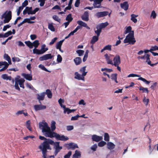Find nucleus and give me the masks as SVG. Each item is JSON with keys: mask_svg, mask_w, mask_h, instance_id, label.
I'll list each match as a JSON object with an SVG mask.
<instances>
[{"mask_svg": "<svg viewBox=\"0 0 158 158\" xmlns=\"http://www.w3.org/2000/svg\"><path fill=\"white\" fill-rule=\"evenodd\" d=\"M139 90H142L143 93L146 92L147 93H148L149 92V91L147 88H144L142 86L139 87Z\"/></svg>", "mask_w": 158, "mask_h": 158, "instance_id": "a18cd8bd", "label": "nucleus"}, {"mask_svg": "<svg viewBox=\"0 0 158 158\" xmlns=\"http://www.w3.org/2000/svg\"><path fill=\"white\" fill-rule=\"evenodd\" d=\"M73 126L69 125L66 127L67 130L68 131H71L73 129Z\"/></svg>", "mask_w": 158, "mask_h": 158, "instance_id": "338daca9", "label": "nucleus"}, {"mask_svg": "<svg viewBox=\"0 0 158 158\" xmlns=\"http://www.w3.org/2000/svg\"><path fill=\"white\" fill-rule=\"evenodd\" d=\"M107 145L108 149L110 150L113 149L115 147V145L111 142H108Z\"/></svg>", "mask_w": 158, "mask_h": 158, "instance_id": "5701e85b", "label": "nucleus"}, {"mask_svg": "<svg viewBox=\"0 0 158 158\" xmlns=\"http://www.w3.org/2000/svg\"><path fill=\"white\" fill-rule=\"evenodd\" d=\"M50 144L54 146L53 148L55 149L54 154L56 156L58 153L62 149V147L60 146V142H54L51 139H48L47 141H44L39 146V148L41 150L44 158H46L47 150H51V148Z\"/></svg>", "mask_w": 158, "mask_h": 158, "instance_id": "f257e3e1", "label": "nucleus"}, {"mask_svg": "<svg viewBox=\"0 0 158 158\" xmlns=\"http://www.w3.org/2000/svg\"><path fill=\"white\" fill-rule=\"evenodd\" d=\"M72 154V152L69 151L68 153L64 156V158H69Z\"/></svg>", "mask_w": 158, "mask_h": 158, "instance_id": "e2e57ef3", "label": "nucleus"}, {"mask_svg": "<svg viewBox=\"0 0 158 158\" xmlns=\"http://www.w3.org/2000/svg\"><path fill=\"white\" fill-rule=\"evenodd\" d=\"M104 139L106 141L108 142L110 140V137L108 134L107 133H104Z\"/></svg>", "mask_w": 158, "mask_h": 158, "instance_id": "37998d69", "label": "nucleus"}, {"mask_svg": "<svg viewBox=\"0 0 158 158\" xmlns=\"http://www.w3.org/2000/svg\"><path fill=\"white\" fill-rule=\"evenodd\" d=\"M48 50V48H41L40 50H39L36 48H34L33 49V53L34 54H36L38 55H40L43 54L45 52Z\"/></svg>", "mask_w": 158, "mask_h": 158, "instance_id": "0eeeda50", "label": "nucleus"}, {"mask_svg": "<svg viewBox=\"0 0 158 158\" xmlns=\"http://www.w3.org/2000/svg\"><path fill=\"white\" fill-rule=\"evenodd\" d=\"M79 117H80V115L78 114H77L75 116L72 117L71 120L72 121L76 120H77Z\"/></svg>", "mask_w": 158, "mask_h": 158, "instance_id": "bf43d9fd", "label": "nucleus"}, {"mask_svg": "<svg viewBox=\"0 0 158 158\" xmlns=\"http://www.w3.org/2000/svg\"><path fill=\"white\" fill-rule=\"evenodd\" d=\"M131 20H132L134 23H136L137 22V20L135 18L138 17V15H136L134 14H132L131 15Z\"/></svg>", "mask_w": 158, "mask_h": 158, "instance_id": "72a5a7b5", "label": "nucleus"}, {"mask_svg": "<svg viewBox=\"0 0 158 158\" xmlns=\"http://www.w3.org/2000/svg\"><path fill=\"white\" fill-rule=\"evenodd\" d=\"M52 18L55 20L59 23L60 22L61 19L59 18L58 16L56 15H54L52 16Z\"/></svg>", "mask_w": 158, "mask_h": 158, "instance_id": "864d4df0", "label": "nucleus"}, {"mask_svg": "<svg viewBox=\"0 0 158 158\" xmlns=\"http://www.w3.org/2000/svg\"><path fill=\"white\" fill-rule=\"evenodd\" d=\"M77 23L81 26L83 27L86 28L87 29H89L90 28L88 27L87 24L81 20H79L77 21Z\"/></svg>", "mask_w": 158, "mask_h": 158, "instance_id": "4be33fe9", "label": "nucleus"}, {"mask_svg": "<svg viewBox=\"0 0 158 158\" xmlns=\"http://www.w3.org/2000/svg\"><path fill=\"white\" fill-rule=\"evenodd\" d=\"M98 36H94L93 37L92 39L91 40L90 43L92 44H94L96 42H97L98 40Z\"/></svg>", "mask_w": 158, "mask_h": 158, "instance_id": "cd10ccee", "label": "nucleus"}, {"mask_svg": "<svg viewBox=\"0 0 158 158\" xmlns=\"http://www.w3.org/2000/svg\"><path fill=\"white\" fill-rule=\"evenodd\" d=\"M64 146L66 147L68 150H69L70 149H74L76 148H78L77 144L73 143L65 144H64Z\"/></svg>", "mask_w": 158, "mask_h": 158, "instance_id": "6e6552de", "label": "nucleus"}, {"mask_svg": "<svg viewBox=\"0 0 158 158\" xmlns=\"http://www.w3.org/2000/svg\"><path fill=\"white\" fill-rule=\"evenodd\" d=\"M104 57L108 64H111L113 65L112 60L110 59V57L108 56L107 54H105L104 55Z\"/></svg>", "mask_w": 158, "mask_h": 158, "instance_id": "412c9836", "label": "nucleus"}, {"mask_svg": "<svg viewBox=\"0 0 158 158\" xmlns=\"http://www.w3.org/2000/svg\"><path fill=\"white\" fill-rule=\"evenodd\" d=\"M111 45H108L104 47L105 50H108L109 51L111 50Z\"/></svg>", "mask_w": 158, "mask_h": 158, "instance_id": "052dcab7", "label": "nucleus"}, {"mask_svg": "<svg viewBox=\"0 0 158 158\" xmlns=\"http://www.w3.org/2000/svg\"><path fill=\"white\" fill-rule=\"evenodd\" d=\"M73 19L72 17V15L70 14L68 15L66 18V20L70 23L72 21Z\"/></svg>", "mask_w": 158, "mask_h": 158, "instance_id": "4c0bfd02", "label": "nucleus"}, {"mask_svg": "<svg viewBox=\"0 0 158 158\" xmlns=\"http://www.w3.org/2000/svg\"><path fill=\"white\" fill-rule=\"evenodd\" d=\"M143 101L145 106H147L149 102V99L148 98H146L145 97L143 98Z\"/></svg>", "mask_w": 158, "mask_h": 158, "instance_id": "6e6d98bb", "label": "nucleus"}, {"mask_svg": "<svg viewBox=\"0 0 158 158\" xmlns=\"http://www.w3.org/2000/svg\"><path fill=\"white\" fill-rule=\"evenodd\" d=\"M82 19L85 21H87L89 20V13L88 12L85 11L81 17Z\"/></svg>", "mask_w": 158, "mask_h": 158, "instance_id": "aec40b11", "label": "nucleus"}, {"mask_svg": "<svg viewBox=\"0 0 158 158\" xmlns=\"http://www.w3.org/2000/svg\"><path fill=\"white\" fill-rule=\"evenodd\" d=\"M103 137L102 136H99L96 135H94L92 136V139L94 141L98 142L102 140Z\"/></svg>", "mask_w": 158, "mask_h": 158, "instance_id": "4468645a", "label": "nucleus"}, {"mask_svg": "<svg viewBox=\"0 0 158 158\" xmlns=\"http://www.w3.org/2000/svg\"><path fill=\"white\" fill-rule=\"evenodd\" d=\"M96 28L97 30H95L94 32L96 34L97 36H99L102 31V29L98 26H97Z\"/></svg>", "mask_w": 158, "mask_h": 158, "instance_id": "c756f323", "label": "nucleus"}, {"mask_svg": "<svg viewBox=\"0 0 158 158\" xmlns=\"http://www.w3.org/2000/svg\"><path fill=\"white\" fill-rule=\"evenodd\" d=\"M120 6L121 8L125 10H127L129 6L128 2L127 1H125L123 3L120 4Z\"/></svg>", "mask_w": 158, "mask_h": 158, "instance_id": "6ab92c4d", "label": "nucleus"}, {"mask_svg": "<svg viewBox=\"0 0 158 158\" xmlns=\"http://www.w3.org/2000/svg\"><path fill=\"white\" fill-rule=\"evenodd\" d=\"M64 113H67V114H69L70 113L74 112L76 110V109H70L68 108H64Z\"/></svg>", "mask_w": 158, "mask_h": 158, "instance_id": "393cba45", "label": "nucleus"}, {"mask_svg": "<svg viewBox=\"0 0 158 158\" xmlns=\"http://www.w3.org/2000/svg\"><path fill=\"white\" fill-rule=\"evenodd\" d=\"M53 56H52L51 54H48L44 55L40 57L39 59L40 61L47 60L52 59Z\"/></svg>", "mask_w": 158, "mask_h": 158, "instance_id": "9d476101", "label": "nucleus"}, {"mask_svg": "<svg viewBox=\"0 0 158 158\" xmlns=\"http://www.w3.org/2000/svg\"><path fill=\"white\" fill-rule=\"evenodd\" d=\"M40 44V43L38 40H36L34 41L32 43L33 47L34 46L35 48H36L38 47V46Z\"/></svg>", "mask_w": 158, "mask_h": 158, "instance_id": "ea45409f", "label": "nucleus"}, {"mask_svg": "<svg viewBox=\"0 0 158 158\" xmlns=\"http://www.w3.org/2000/svg\"><path fill=\"white\" fill-rule=\"evenodd\" d=\"M62 58L61 56L58 54L57 56V61L58 63H60L62 61Z\"/></svg>", "mask_w": 158, "mask_h": 158, "instance_id": "13d9d810", "label": "nucleus"}, {"mask_svg": "<svg viewBox=\"0 0 158 158\" xmlns=\"http://www.w3.org/2000/svg\"><path fill=\"white\" fill-rule=\"evenodd\" d=\"M12 34V31H9L4 34H1V38L7 37Z\"/></svg>", "mask_w": 158, "mask_h": 158, "instance_id": "c85d7f7f", "label": "nucleus"}, {"mask_svg": "<svg viewBox=\"0 0 158 158\" xmlns=\"http://www.w3.org/2000/svg\"><path fill=\"white\" fill-rule=\"evenodd\" d=\"M81 156V154L77 150L75 151L74 154L73 155L72 158H78V157Z\"/></svg>", "mask_w": 158, "mask_h": 158, "instance_id": "473e14b6", "label": "nucleus"}, {"mask_svg": "<svg viewBox=\"0 0 158 158\" xmlns=\"http://www.w3.org/2000/svg\"><path fill=\"white\" fill-rule=\"evenodd\" d=\"M39 125L40 128L42 130V132L45 133L44 135L45 137L51 138L54 137L53 135L55 132L51 131L50 127L48 126L46 122L39 123Z\"/></svg>", "mask_w": 158, "mask_h": 158, "instance_id": "f03ea898", "label": "nucleus"}, {"mask_svg": "<svg viewBox=\"0 0 158 158\" xmlns=\"http://www.w3.org/2000/svg\"><path fill=\"white\" fill-rule=\"evenodd\" d=\"M132 27L131 26H129L126 29V30L124 31V34H126L128 33H131V31Z\"/></svg>", "mask_w": 158, "mask_h": 158, "instance_id": "58836bf2", "label": "nucleus"}, {"mask_svg": "<svg viewBox=\"0 0 158 158\" xmlns=\"http://www.w3.org/2000/svg\"><path fill=\"white\" fill-rule=\"evenodd\" d=\"M56 123L54 121H52L51 122V127L52 131L53 132L56 128Z\"/></svg>", "mask_w": 158, "mask_h": 158, "instance_id": "f704fd0d", "label": "nucleus"}, {"mask_svg": "<svg viewBox=\"0 0 158 158\" xmlns=\"http://www.w3.org/2000/svg\"><path fill=\"white\" fill-rule=\"evenodd\" d=\"M114 63L113 65L117 66L119 65L121 63L120 57L119 55H116L113 59Z\"/></svg>", "mask_w": 158, "mask_h": 158, "instance_id": "1a4fd4ad", "label": "nucleus"}, {"mask_svg": "<svg viewBox=\"0 0 158 158\" xmlns=\"http://www.w3.org/2000/svg\"><path fill=\"white\" fill-rule=\"evenodd\" d=\"M146 56L147 58H146V62L147 63V64H148L150 65L152 67H153L154 66L156 65L157 64H158V62L154 64H152L150 60V55L149 54H146Z\"/></svg>", "mask_w": 158, "mask_h": 158, "instance_id": "a211bd4d", "label": "nucleus"}, {"mask_svg": "<svg viewBox=\"0 0 158 158\" xmlns=\"http://www.w3.org/2000/svg\"><path fill=\"white\" fill-rule=\"evenodd\" d=\"M108 11H104L97 13L95 16L98 18L106 16L108 14Z\"/></svg>", "mask_w": 158, "mask_h": 158, "instance_id": "f8f14e48", "label": "nucleus"}, {"mask_svg": "<svg viewBox=\"0 0 158 158\" xmlns=\"http://www.w3.org/2000/svg\"><path fill=\"white\" fill-rule=\"evenodd\" d=\"M57 37H55L54 38L51 40V41L50 42L49 44V45H52L54 43L56 42V41L57 40Z\"/></svg>", "mask_w": 158, "mask_h": 158, "instance_id": "69168bd1", "label": "nucleus"}, {"mask_svg": "<svg viewBox=\"0 0 158 158\" xmlns=\"http://www.w3.org/2000/svg\"><path fill=\"white\" fill-rule=\"evenodd\" d=\"M75 64L77 65L80 64L82 62L81 58L80 57H76L73 60Z\"/></svg>", "mask_w": 158, "mask_h": 158, "instance_id": "b1692460", "label": "nucleus"}, {"mask_svg": "<svg viewBox=\"0 0 158 158\" xmlns=\"http://www.w3.org/2000/svg\"><path fill=\"white\" fill-rule=\"evenodd\" d=\"M53 136L55 137L57 140L65 141L69 139L68 137L65 136L63 135H60L56 132L54 134Z\"/></svg>", "mask_w": 158, "mask_h": 158, "instance_id": "423d86ee", "label": "nucleus"}, {"mask_svg": "<svg viewBox=\"0 0 158 158\" xmlns=\"http://www.w3.org/2000/svg\"><path fill=\"white\" fill-rule=\"evenodd\" d=\"M138 80H140L143 81V82H145L147 84H149L150 81H148L146 79L144 78H143L142 77H140L138 79Z\"/></svg>", "mask_w": 158, "mask_h": 158, "instance_id": "de8ad7c7", "label": "nucleus"}, {"mask_svg": "<svg viewBox=\"0 0 158 158\" xmlns=\"http://www.w3.org/2000/svg\"><path fill=\"white\" fill-rule=\"evenodd\" d=\"M34 108L35 111H37L45 109L46 108V106L41 104L35 105L34 106Z\"/></svg>", "mask_w": 158, "mask_h": 158, "instance_id": "9b49d317", "label": "nucleus"}, {"mask_svg": "<svg viewBox=\"0 0 158 158\" xmlns=\"http://www.w3.org/2000/svg\"><path fill=\"white\" fill-rule=\"evenodd\" d=\"M76 52L78 54L79 56H82L84 53V50H77Z\"/></svg>", "mask_w": 158, "mask_h": 158, "instance_id": "603ef678", "label": "nucleus"}, {"mask_svg": "<svg viewBox=\"0 0 158 158\" xmlns=\"http://www.w3.org/2000/svg\"><path fill=\"white\" fill-rule=\"evenodd\" d=\"M59 104L60 105L61 107L63 108H65V106L64 105L62 104V103L64 102V100L63 99H62L61 98H60L58 101Z\"/></svg>", "mask_w": 158, "mask_h": 158, "instance_id": "a19ab883", "label": "nucleus"}, {"mask_svg": "<svg viewBox=\"0 0 158 158\" xmlns=\"http://www.w3.org/2000/svg\"><path fill=\"white\" fill-rule=\"evenodd\" d=\"M86 67L85 66L81 68L79 70L80 73H82L83 76H85L87 74V72H85L86 68Z\"/></svg>", "mask_w": 158, "mask_h": 158, "instance_id": "bb28decb", "label": "nucleus"}, {"mask_svg": "<svg viewBox=\"0 0 158 158\" xmlns=\"http://www.w3.org/2000/svg\"><path fill=\"white\" fill-rule=\"evenodd\" d=\"M106 144V142L103 141H102L100 142H99L98 145V146L100 147H102L104 146Z\"/></svg>", "mask_w": 158, "mask_h": 158, "instance_id": "5fc2aeb1", "label": "nucleus"}, {"mask_svg": "<svg viewBox=\"0 0 158 158\" xmlns=\"http://www.w3.org/2000/svg\"><path fill=\"white\" fill-rule=\"evenodd\" d=\"M2 17L4 18V19L3 22H1V25L3 24V23H9L12 18V12L11 11H9L7 14L5 13L3 14L2 16Z\"/></svg>", "mask_w": 158, "mask_h": 158, "instance_id": "20e7f679", "label": "nucleus"}, {"mask_svg": "<svg viewBox=\"0 0 158 158\" xmlns=\"http://www.w3.org/2000/svg\"><path fill=\"white\" fill-rule=\"evenodd\" d=\"M156 17V14L154 10L152 11L151 15V17L153 19H155Z\"/></svg>", "mask_w": 158, "mask_h": 158, "instance_id": "4d7b16f0", "label": "nucleus"}, {"mask_svg": "<svg viewBox=\"0 0 158 158\" xmlns=\"http://www.w3.org/2000/svg\"><path fill=\"white\" fill-rule=\"evenodd\" d=\"M4 58L8 61L9 64H11V61L10 57L6 54H5L4 56Z\"/></svg>", "mask_w": 158, "mask_h": 158, "instance_id": "7c9ffc66", "label": "nucleus"}, {"mask_svg": "<svg viewBox=\"0 0 158 158\" xmlns=\"http://www.w3.org/2000/svg\"><path fill=\"white\" fill-rule=\"evenodd\" d=\"M25 43L30 48H33V45H32V43L30 41H26L25 42Z\"/></svg>", "mask_w": 158, "mask_h": 158, "instance_id": "49530a36", "label": "nucleus"}, {"mask_svg": "<svg viewBox=\"0 0 158 158\" xmlns=\"http://www.w3.org/2000/svg\"><path fill=\"white\" fill-rule=\"evenodd\" d=\"M108 25V23L107 22H106L104 23H102L100 24L99 25H98L101 29H102L103 28H105Z\"/></svg>", "mask_w": 158, "mask_h": 158, "instance_id": "e433bc0d", "label": "nucleus"}, {"mask_svg": "<svg viewBox=\"0 0 158 158\" xmlns=\"http://www.w3.org/2000/svg\"><path fill=\"white\" fill-rule=\"evenodd\" d=\"M39 10L38 8H35L34 10H32V7H29L28 6L26 7L25 9L23 11V15H25L27 13L28 15H33L35 14L36 12L38 11Z\"/></svg>", "mask_w": 158, "mask_h": 158, "instance_id": "39448f33", "label": "nucleus"}, {"mask_svg": "<svg viewBox=\"0 0 158 158\" xmlns=\"http://www.w3.org/2000/svg\"><path fill=\"white\" fill-rule=\"evenodd\" d=\"M103 0H95L93 4L94 8H99L101 7V3Z\"/></svg>", "mask_w": 158, "mask_h": 158, "instance_id": "f3484780", "label": "nucleus"}, {"mask_svg": "<svg viewBox=\"0 0 158 158\" xmlns=\"http://www.w3.org/2000/svg\"><path fill=\"white\" fill-rule=\"evenodd\" d=\"M27 128L30 131H31L32 128L30 127V121L28 120L26 122Z\"/></svg>", "mask_w": 158, "mask_h": 158, "instance_id": "3c124183", "label": "nucleus"}, {"mask_svg": "<svg viewBox=\"0 0 158 158\" xmlns=\"http://www.w3.org/2000/svg\"><path fill=\"white\" fill-rule=\"evenodd\" d=\"M15 81H16L17 82L19 85L21 84L24 83L25 81V80L23 79H18V78H15Z\"/></svg>", "mask_w": 158, "mask_h": 158, "instance_id": "c03bdc74", "label": "nucleus"}, {"mask_svg": "<svg viewBox=\"0 0 158 158\" xmlns=\"http://www.w3.org/2000/svg\"><path fill=\"white\" fill-rule=\"evenodd\" d=\"M89 52V51L88 50H86L85 52V54L83 58V61L84 62H85L87 60L88 56V53Z\"/></svg>", "mask_w": 158, "mask_h": 158, "instance_id": "8fccbe9b", "label": "nucleus"}, {"mask_svg": "<svg viewBox=\"0 0 158 158\" xmlns=\"http://www.w3.org/2000/svg\"><path fill=\"white\" fill-rule=\"evenodd\" d=\"M45 95V92H43L40 94H37V98L40 103L41 104V101H43L44 99Z\"/></svg>", "mask_w": 158, "mask_h": 158, "instance_id": "dca6fc26", "label": "nucleus"}, {"mask_svg": "<svg viewBox=\"0 0 158 158\" xmlns=\"http://www.w3.org/2000/svg\"><path fill=\"white\" fill-rule=\"evenodd\" d=\"M136 40L134 36V31H132L131 33H129L126 36L123 41L124 43H129L130 44H134Z\"/></svg>", "mask_w": 158, "mask_h": 158, "instance_id": "7ed1b4c3", "label": "nucleus"}, {"mask_svg": "<svg viewBox=\"0 0 158 158\" xmlns=\"http://www.w3.org/2000/svg\"><path fill=\"white\" fill-rule=\"evenodd\" d=\"M28 4V2L27 0H25L22 3V7L23 8L26 6Z\"/></svg>", "mask_w": 158, "mask_h": 158, "instance_id": "774afa93", "label": "nucleus"}, {"mask_svg": "<svg viewBox=\"0 0 158 158\" xmlns=\"http://www.w3.org/2000/svg\"><path fill=\"white\" fill-rule=\"evenodd\" d=\"M48 28L52 31H55V28L52 23H49Z\"/></svg>", "mask_w": 158, "mask_h": 158, "instance_id": "09e8293b", "label": "nucleus"}, {"mask_svg": "<svg viewBox=\"0 0 158 158\" xmlns=\"http://www.w3.org/2000/svg\"><path fill=\"white\" fill-rule=\"evenodd\" d=\"M64 40H63L60 41L58 42L56 44V48L58 49H60V48H61V46L62 45V43L64 42Z\"/></svg>", "mask_w": 158, "mask_h": 158, "instance_id": "2f4dec72", "label": "nucleus"}, {"mask_svg": "<svg viewBox=\"0 0 158 158\" xmlns=\"http://www.w3.org/2000/svg\"><path fill=\"white\" fill-rule=\"evenodd\" d=\"M22 75L27 80L31 81L32 80V76L29 74L23 73Z\"/></svg>", "mask_w": 158, "mask_h": 158, "instance_id": "a878e982", "label": "nucleus"}, {"mask_svg": "<svg viewBox=\"0 0 158 158\" xmlns=\"http://www.w3.org/2000/svg\"><path fill=\"white\" fill-rule=\"evenodd\" d=\"M75 77L74 78L78 80H81L83 81H85L84 76L79 74L77 72H76L74 73Z\"/></svg>", "mask_w": 158, "mask_h": 158, "instance_id": "2eb2a0df", "label": "nucleus"}, {"mask_svg": "<svg viewBox=\"0 0 158 158\" xmlns=\"http://www.w3.org/2000/svg\"><path fill=\"white\" fill-rule=\"evenodd\" d=\"M38 67L39 68H40L42 70H43L44 71H45L46 72H48L49 73H50L51 72V71H49L46 68L44 67V66L42 64H40L39 65Z\"/></svg>", "mask_w": 158, "mask_h": 158, "instance_id": "79ce46f5", "label": "nucleus"}, {"mask_svg": "<svg viewBox=\"0 0 158 158\" xmlns=\"http://www.w3.org/2000/svg\"><path fill=\"white\" fill-rule=\"evenodd\" d=\"M9 65V64L6 61H1V72L6 70Z\"/></svg>", "mask_w": 158, "mask_h": 158, "instance_id": "ddd939ff", "label": "nucleus"}, {"mask_svg": "<svg viewBox=\"0 0 158 158\" xmlns=\"http://www.w3.org/2000/svg\"><path fill=\"white\" fill-rule=\"evenodd\" d=\"M111 79L114 80L117 79V74L116 73L112 74L111 75Z\"/></svg>", "mask_w": 158, "mask_h": 158, "instance_id": "680f3d73", "label": "nucleus"}, {"mask_svg": "<svg viewBox=\"0 0 158 158\" xmlns=\"http://www.w3.org/2000/svg\"><path fill=\"white\" fill-rule=\"evenodd\" d=\"M156 50H158V47L156 45H155L154 46H152L150 49V51H155Z\"/></svg>", "mask_w": 158, "mask_h": 158, "instance_id": "0e129e2a", "label": "nucleus"}, {"mask_svg": "<svg viewBox=\"0 0 158 158\" xmlns=\"http://www.w3.org/2000/svg\"><path fill=\"white\" fill-rule=\"evenodd\" d=\"M45 94L47 95L48 97L49 98H51L52 97V94L51 90L49 89H47L46 90Z\"/></svg>", "mask_w": 158, "mask_h": 158, "instance_id": "c9c22d12", "label": "nucleus"}]
</instances>
